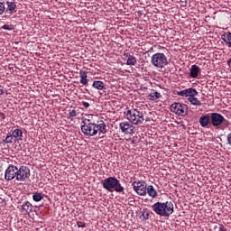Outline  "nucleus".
I'll list each match as a JSON object with an SVG mask.
<instances>
[{
	"label": "nucleus",
	"instance_id": "38",
	"mask_svg": "<svg viewBox=\"0 0 231 231\" xmlns=\"http://www.w3.org/2000/svg\"><path fill=\"white\" fill-rule=\"evenodd\" d=\"M227 66H231V59L227 60Z\"/></svg>",
	"mask_w": 231,
	"mask_h": 231
},
{
	"label": "nucleus",
	"instance_id": "31",
	"mask_svg": "<svg viewBox=\"0 0 231 231\" xmlns=\"http://www.w3.org/2000/svg\"><path fill=\"white\" fill-rule=\"evenodd\" d=\"M2 30H7L8 32H12V30H14V26L9 24H5L2 26Z\"/></svg>",
	"mask_w": 231,
	"mask_h": 231
},
{
	"label": "nucleus",
	"instance_id": "16",
	"mask_svg": "<svg viewBox=\"0 0 231 231\" xmlns=\"http://www.w3.org/2000/svg\"><path fill=\"white\" fill-rule=\"evenodd\" d=\"M201 72V69L198 67V65H192L189 70V77L191 79H198V76Z\"/></svg>",
	"mask_w": 231,
	"mask_h": 231
},
{
	"label": "nucleus",
	"instance_id": "7",
	"mask_svg": "<svg viewBox=\"0 0 231 231\" xmlns=\"http://www.w3.org/2000/svg\"><path fill=\"white\" fill-rule=\"evenodd\" d=\"M30 176V168L27 166L23 165L19 169L17 168V181H26Z\"/></svg>",
	"mask_w": 231,
	"mask_h": 231
},
{
	"label": "nucleus",
	"instance_id": "27",
	"mask_svg": "<svg viewBox=\"0 0 231 231\" xmlns=\"http://www.w3.org/2000/svg\"><path fill=\"white\" fill-rule=\"evenodd\" d=\"M149 216H150V214H149V209L144 208V209H143V211H142V215L140 216V219H141L142 221H147V219H149Z\"/></svg>",
	"mask_w": 231,
	"mask_h": 231
},
{
	"label": "nucleus",
	"instance_id": "23",
	"mask_svg": "<svg viewBox=\"0 0 231 231\" xmlns=\"http://www.w3.org/2000/svg\"><path fill=\"white\" fill-rule=\"evenodd\" d=\"M32 199L36 203H38L39 201H42V199H44V194L37 191V192L33 193Z\"/></svg>",
	"mask_w": 231,
	"mask_h": 231
},
{
	"label": "nucleus",
	"instance_id": "26",
	"mask_svg": "<svg viewBox=\"0 0 231 231\" xmlns=\"http://www.w3.org/2000/svg\"><path fill=\"white\" fill-rule=\"evenodd\" d=\"M95 115H88L83 121L82 124H95Z\"/></svg>",
	"mask_w": 231,
	"mask_h": 231
},
{
	"label": "nucleus",
	"instance_id": "15",
	"mask_svg": "<svg viewBox=\"0 0 231 231\" xmlns=\"http://www.w3.org/2000/svg\"><path fill=\"white\" fill-rule=\"evenodd\" d=\"M6 10L5 12H9V14H14L15 10L17 9V4H15V1L9 0L6 2Z\"/></svg>",
	"mask_w": 231,
	"mask_h": 231
},
{
	"label": "nucleus",
	"instance_id": "12",
	"mask_svg": "<svg viewBox=\"0 0 231 231\" xmlns=\"http://www.w3.org/2000/svg\"><path fill=\"white\" fill-rule=\"evenodd\" d=\"M178 97H189L190 98L191 97H198V90L193 88H189L184 90H180L177 92Z\"/></svg>",
	"mask_w": 231,
	"mask_h": 231
},
{
	"label": "nucleus",
	"instance_id": "2",
	"mask_svg": "<svg viewBox=\"0 0 231 231\" xmlns=\"http://www.w3.org/2000/svg\"><path fill=\"white\" fill-rule=\"evenodd\" d=\"M152 210H153L157 216L169 217L174 213V204L171 201L156 202L152 205Z\"/></svg>",
	"mask_w": 231,
	"mask_h": 231
},
{
	"label": "nucleus",
	"instance_id": "18",
	"mask_svg": "<svg viewBox=\"0 0 231 231\" xmlns=\"http://www.w3.org/2000/svg\"><path fill=\"white\" fill-rule=\"evenodd\" d=\"M161 97H162V94L160 92L156 91L155 89H152L148 96L149 100H151L152 102H154V101L158 100V98H161Z\"/></svg>",
	"mask_w": 231,
	"mask_h": 231
},
{
	"label": "nucleus",
	"instance_id": "33",
	"mask_svg": "<svg viewBox=\"0 0 231 231\" xmlns=\"http://www.w3.org/2000/svg\"><path fill=\"white\" fill-rule=\"evenodd\" d=\"M77 225H78V228H86V222L78 221Z\"/></svg>",
	"mask_w": 231,
	"mask_h": 231
},
{
	"label": "nucleus",
	"instance_id": "17",
	"mask_svg": "<svg viewBox=\"0 0 231 231\" xmlns=\"http://www.w3.org/2000/svg\"><path fill=\"white\" fill-rule=\"evenodd\" d=\"M79 77H80V84L83 86H88V71L86 70H79Z\"/></svg>",
	"mask_w": 231,
	"mask_h": 231
},
{
	"label": "nucleus",
	"instance_id": "9",
	"mask_svg": "<svg viewBox=\"0 0 231 231\" xmlns=\"http://www.w3.org/2000/svg\"><path fill=\"white\" fill-rule=\"evenodd\" d=\"M15 178L17 180V166L11 164L5 170V180H6V181H12V180Z\"/></svg>",
	"mask_w": 231,
	"mask_h": 231
},
{
	"label": "nucleus",
	"instance_id": "6",
	"mask_svg": "<svg viewBox=\"0 0 231 231\" xmlns=\"http://www.w3.org/2000/svg\"><path fill=\"white\" fill-rule=\"evenodd\" d=\"M133 189L138 196H147V182L143 180H135L132 183Z\"/></svg>",
	"mask_w": 231,
	"mask_h": 231
},
{
	"label": "nucleus",
	"instance_id": "19",
	"mask_svg": "<svg viewBox=\"0 0 231 231\" xmlns=\"http://www.w3.org/2000/svg\"><path fill=\"white\" fill-rule=\"evenodd\" d=\"M221 39L228 48H231V32H227L222 34Z\"/></svg>",
	"mask_w": 231,
	"mask_h": 231
},
{
	"label": "nucleus",
	"instance_id": "10",
	"mask_svg": "<svg viewBox=\"0 0 231 231\" xmlns=\"http://www.w3.org/2000/svg\"><path fill=\"white\" fill-rule=\"evenodd\" d=\"M119 128L125 134H134V126L132 125V123L127 121L121 122L119 124Z\"/></svg>",
	"mask_w": 231,
	"mask_h": 231
},
{
	"label": "nucleus",
	"instance_id": "3",
	"mask_svg": "<svg viewBox=\"0 0 231 231\" xmlns=\"http://www.w3.org/2000/svg\"><path fill=\"white\" fill-rule=\"evenodd\" d=\"M126 119L133 125H142L143 122H145V117L143 116V112L140 111L136 108L129 109L127 108L126 112H125Z\"/></svg>",
	"mask_w": 231,
	"mask_h": 231
},
{
	"label": "nucleus",
	"instance_id": "37",
	"mask_svg": "<svg viewBox=\"0 0 231 231\" xmlns=\"http://www.w3.org/2000/svg\"><path fill=\"white\" fill-rule=\"evenodd\" d=\"M5 92L3 91V87L0 86V95H3Z\"/></svg>",
	"mask_w": 231,
	"mask_h": 231
},
{
	"label": "nucleus",
	"instance_id": "8",
	"mask_svg": "<svg viewBox=\"0 0 231 231\" xmlns=\"http://www.w3.org/2000/svg\"><path fill=\"white\" fill-rule=\"evenodd\" d=\"M116 185H118V179L115 177H108L103 180V187L106 190H108V192H113Z\"/></svg>",
	"mask_w": 231,
	"mask_h": 231
},
{
	"label": "nucleus",
	"instance_id": "4",
	"mask_svg": "<svg viewBox=\"0 0 231 231\" xmlns=\"http://www.w3.org/2000/svg\"><path fill=\"white\" fill-rule=\"evenodd\" d=\"M151 63L154 68H159V69H163L167 64H169V61L167 60V56H165L162 52H157L153 54L151 58Z\"/></svg>",
	"mask_w": 231,
	"mask_h": 231
},
{
	"label": "nucleus",
	"instance_id": "11",
	"mask_svg": "<svg viewBox=\"0 0 231 231\" xmlns=\"http://www.w3.org/2000/svg\"><path fill=\"white\" fill-rule=\"evenodd\" d=\"M210 118L213 127H219L225 122V116L219 113H211Z\"/></svg>",
	"mask_w": 231,
	"mask_h": 231
},
{
	"label": "nucleus",
	"instance_id": "28",
	"mask_svg": "<svg viewBox=\"0 0 231 231\" xmlns=\"http://www.w3.org/2000/svg\"><path fill=\"white\" fill-rule=\"evenodd\" d=\"M5 142V143H14V142H16V139L12 135V133H8Z\"/></svg>",
	"mask_w": 231,
	"mask_h": 231
},
{
	"label": "nucleus",
	"instance_id": "39",
	"mask_svg": "<svg viewBox=\"0 0 231 231\" xmlns=\"http://www.w3.org/2000/svg\"><path fill=\"white\" fill-rule=\"evenodd\" d=\"M152 50H153V49H152V47L148 51H150V52H151V51H152Z\"/></svg>",
	"mask_w": 231,
	"mask_h": 231
},
{
	"label": "nucleus",
	"instance_id": "35",
	"mask_svg": "<svg viewBox=\"0 0 231 231\" xmlns=\"http://www.w3.org/2000/svg\"><path fill=\"white\" fill-rule=\"evenodd\" d=\"M82 106H83V107H84L85 109H88L90 105H89L88 102L83 101V102H82Z\"/></svg>",
	"mask_w": 231,
	"mask_h": 231
},
{
	"label": "nucleus",
	"instance_id": "36",
	"mask_svg": "<svg viewBox=\"0 0 231 231\" xmlns=\"http://www.w3.org/2000/svg\"><path fill=\"white\" fill-rule=\"evenodd\" d=\"M227 143L231 145V133L227 134Z\"/></svg>",
	"mask_w": 231,
	"mask_h": 231
},
{
	"label": "nucleus",
	"instance_id": "24",
	"mask_svg": "<svg viewBox=\"0 0 231 231\" xmlns=\"http://www.w3.org/2000/svg\"><path fill=\"white\" fill-rule=\"evenodd\" d=\"M188 100L192 106H201V101H199V99H198L196 96H191L190 97H188Z\"/></svg>",
	"mask_w": 231,
	"mask_h": 231
},
{
	"label": "nucleus",
	"instance_id": "34",
	"mask_svg": "<svg viewBox=\"0 0 231 231\" xmlns=\"http://www.w3.org/2000/svg\"><path fill=\"white\" fill-rule=\"evenodd\" d=\"M218 231H228L225 228L223 224H218Z\"/></svg>",
	"mask_w": 231,
	"mask_h": 231
},
{
	"label": "nucleus",
	"instance_id": "22",
	"mask_svg": "<svg viewBox=\"0 0 231 231\" xmlns=\"http://www.w3.org/2000/svg\"><path fill=\"white\" fill-rule=\"evenodd\" d=\"M32 208H33V206H32L29 201H26L22 205V210H24V212H27V214L32 212Z\"/></svg>",
	"mask_w": 231,
	"mask_h": 231
},
{
	"label": "nucleus",
	"instance_id": "1",
	"mask_svg": "<svg viewBox=\"0 0 231 231\" xmlns=\"http://www.w3.org/2000/svg\"><path fill=\"white\" fill-rule=\"evenodd\" d=\"M81 131L85 136H97V134H106L107 128L104 121H97V123H82Z\"/></svg>",
	"mask_w": 231,
	"mask_h": 231
},
{
	"label": "nucleus",
	"instance_id": "20",
	"mask_svg": "<svg viewBox=\"0 0 231 231\" xmlns=\"http://www.w3.org/2000/svg\"><path fill=\"white\" fill-rule=\"evenodd\" d=\"M125 56L128 58L126 60V66H135L136 65V57H134L129 53H125Z\"/></svg>",
	"mask_w": 231,
	"mask_h": 231
},
{
	"label": "nucleus",
	"instance_id": "13",
	"mask_svg": "<svg viewBox=\"0 0 231 231\" xmlns=\"http://www.w3.org/2000/svg\"><path fill=\"white\" fill-rule=\"evenodd\" d=\"M199 125L204 127V128H207L208 129V127H210L211 125V118H210V114H206V115H203L199 117Z\"/></svg>",
	"mask_w": 231,
	"mask_h": 231
},
{
	"label": "nucleus",
	"instance_id": "30",
	"mask_svg": "<svg viewBox=\"0 0 231 231\" xmlns=\"http://www.w3.org/2000/svg\"><path fill=\"white\" fill-rule=\"evenodd\" d=\"M77 116V110H72L68 114L69 120H73Z\"/></svg>",
	"mask_w": 231,
	"mask_h": 231
},
{
	"label": "nucleus",
	"instance_id": "29",
	"mask_svg": "<svg viewBox=\"0 0 231 231\" xmlns=\"http://www.w3.org/2000/svg\"><path fill=\"white\" fill-rule=\"evenodd\" d=\"M116 192H124V188L122 187V184H120V180H117V184L115 186Z\"/></svg>",
	"mask_w": 231,
	"mask_h": 231
},
{
	"label": "nucleus",
	"instance_id": "32",
	"mask_svg": "<svg viewBox=\"0 0 231 231\" xmlns=\"http://www.w3.org/2000/svg\"><path fill=\"white\" fill-rule=\"evenodd\" d=\"M5 10H6V8L5 7V2H0V15H3V14H5Z\"/></svg>",
	"mask_w": 231,
	"mask_h": 231
},
{
	"label": "nucleus",
	"instance_id": "14",
	"mask_svg": "<svg viewBox=\"0 0 231 231\" xmlns=\"http://www.w3.org/2000/svg\"><path fill=\"white\" fill-rule=\"evenodd\" d=\"M146 194H148L150 198H152V199L158 198V191L156 190V189H154V186L152 185H149L146 187Z\"/></svg>",
	"mask_w": 231,
	"mask_h": 231
},
{
	"label": "nucleus",
	"instance_id": "21",
	"mask_svg": "<svg viewBox=\"0 0 231 231\" xmlns=\"http://www.w3.org/2000/svg\"><path fill=\"white\" fill-rule=\"evenodd\" d=\"M92 88L97 89V91H102L106 88V85L101 80H95L92 84Z\"/></svg>",
	"mask_w": 231,
	"mask_h": 231
},
{
	"label": "nucleus",
	"instance_id": "5",
	"mask_svg": "<svg viewBox=\"0 0 231 231\" xmlns=\"http://www.w3.org/2000/svg\"><path fill=\"white\" fill-rule=\"evenodd\" d=\"M170 109L171 113H175L178 116H187L189 115V106L181 103H173L171 105Z\"/></svg>",
	"mask_w": 231,
	"mask_h": 231
},
{
	"label": "nucleus",
	"instance_id": "25",
	"mask_svg": "<svg viewBox=\"0 0 231 231\" xmlns=\"http://www.w3.org/2000/svg\"><path fill=\"white\" fill-rule=\"evenodd\" d=\"M10 133L16 140L19 138H23V131H21V129L16 128Z\"/></svg>",
	"mask_w": 231,
	"mask_h": 231
}]
</instances>
